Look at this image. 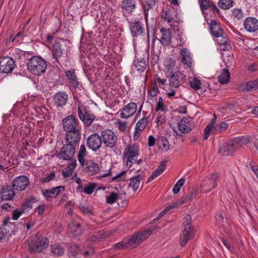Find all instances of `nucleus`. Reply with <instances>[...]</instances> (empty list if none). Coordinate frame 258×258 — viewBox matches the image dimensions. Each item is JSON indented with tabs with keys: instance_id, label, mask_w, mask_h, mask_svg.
Instances as JSON below:
<instances>
[{
	"instance_id": "nucleus-64",
	"label": "nucleus",
	"mask_w": 258,
	"mask_h": 258,
	"mask_svg": "<svg viewBox=\"0 0 258 258\" xmlns=\"http://www.w3.org/2000/svg\"><path fill=\"white\" fill-rule=\"evenodd\" d=\"M238 137L242 146L248 144L250 142V139L248 136H240Z\"/></svg>"
},
{
	"instance_id": "nucleus-30",
	"label": "nucleus",
	"mask_w": 258,
	"mask_h": 258,
	"mask_svg": "<svg viewBox=\"0 0 258 258\" xmlns=\"http://www.w3.org/2000/svg\"><path fill=\"white\" fill-rule=\"evenodd\" d=\"M210 30L212 34L217 38L220 37L223 35L222 29L220 28V25L215 20L211 22Z\"/></svg>"
},
{
	"instance_id": "nucleus-52",
	"label": "nucleus",
	"mask_w": 258,
	"mask_h": 258,
	"mask_svg": "<svg viewBox=\"0 0 258 258\" xmlns=\"http://www.w3.org/2000/svg\"><path fill=\"white\" fill-rule=\"evenodd\" d=\"M127 248H128L126 240L124 239L122 241L116 243L112 245L113 249H122Z\"/></svg>"
},
{
	"instance_id": "nucleus-19",
	"label": "nucleus",
	"mask_w": 258,
	"mask_h": 258,
	"mask_svg": "<svg viewBox=\"0 0 258 258\" xmlns=\"http://www.w3.org/2000/svg\"><path fill=\"white\" fill-rule=\"evenodd\" d=\"M243 25L245 29L249 32H254L258 30V20L255 18H247Z\"/></svg>"
},
{
	"instance_id": "nucleus-13",
	"label": "nucleus",
	"mask_w": 258,
	"mask_h": 258,
	"mask_svg": "<svg viewBox=\"0 0 258 258\" xmlns=\"http://www.w3.org/2000/svg\"><path fill=\"white\" fill-rule=\"evenodd\" d=\"M64 74L67 78V82L70 88L76 89L78 88L79 83L75 70L72 69L65 71Z\"/></svg>"
},
{
	"instance_id": "nucleus-45",
	"label": "nucleus",
	"mask_w": 258,
	"mask_h": 258,
	"mask_svg": "<svg viewBox=\"0 0 258 258\" xmlns=\"http://www.w3.org/2000/svg\"><path fill=\"white\" fill-rule=\"evenodd\" d=\"M148 122L147 117H143L140 119L137 123L135 130L139 131H143L145 128Z\"/></svg>"
},
{
	"instance_id": "nucleus-34",
	"label": "nucleus",
	"mask_w": 258,
	"mask_h": 258,
	"mask_svg": "<svg viewBox=\"0 0 258 258\" xmlns=\"http://www.w3.org/2000/svg\"><path fill=\"white\" fill-rule=\"evenodd\" d=\"M135 69L139 72H143L146 69L147 64L144 58H136L133 62Z\"/></svg>"
},
{
	"instance_id": "nucleus-14",
	"label": "nucleus",
	"mask_w": 258,
	"mask_h": 258,
	"mask_svg": "<svg viewBox=\"0 0 258 258\" xmlns=\"http://www.w3.org/2000/svg\"><path fill=\"white\" fill-rule=\"evenodd\" d=\"M29 183V179L26 176L21 175L14 179L13 187L18 191H22L26 188Z\"/></svg>"
},
{
	"instance_id": "nucleus-62",
	"label": "nucleus",
	"mask_w": 258,
	"mask_h": 258,
	"mask_svg": "<svg viewBox=\"0 0 258 258\" xmlns=\"http://www.w3.org/2000/svg\"><path fill=\"white\" fill-rule=\"evenodd\" d=\"M55 176L54 172H51L50 174L47 175L45 177L42 179V182H48L53 179Z\"/></svg>"
},
{
	"instance_id": "nucleus-29",
	"label": "nucleus",
	"mask_w": 258,
	"mask_h": 258,
	"mask_svg": "<svg viewBox=\"0 0 258 258\" xmlns=\"http://www.w3.org/2000/svg\"><path fill=\"white\" fill-rule=\"evenodd\" d=\"M189 84L190 87L193 89L195 91H197V93L199 95H202L205 90H203L201 88V82L200 80L196 78H190L189 79Z\"/></svg>"
},
{
	"instance_id": "nucleus-60",
	"label": "nucleus",
	"mask_w": 258,
	"mask_h": 258,
	"mask_svg": "<svg viewBox=\"0 0 258 258\" xmlns=\"http://www.w3.org/2000/svg\"><path fill=\"white\" fill-rule=\"evenodd\" d=\"M212 3L208 0H200V7L202 10H207L210 8V5Z\"/></svg>"
},
{
	"instance_id": "nucleus-3",
	"label": "nucleus",
	"mask_w": 258,
	"mask_h": 258,
	"mask_svg": "<svg viewBox=\"0 0 258 258\" xmlns=\"http://www.w3.org/2000/svg\"><path fill=\"white\" fill-rule=\"evenodd\" d=\"M49 240L46 237L40 238L37 236L31 237V242L29 244V249L31 253H37L42 251L47 247Z\"/></svg>"
},
{
	"instance_id": "nucleus-53",
	"label": "nucleus",
	"mask_w": 258,
	"mask_h": 258,
	"mask_svg": "<svg viewBox=\"0 0 258 258\" xmlns=\"http://www.w3.org/2000/svg\"><path fill=\"white\" fill-rule=\"evenodd\" d=\"M152 232V230L147 229L146 230L139 232L137 233L138 235L141 238L142 241L143 242V240H145L151 234Z\"/></svg>"
},
{
	"instance_id": "nucleus-54",
	"label": "nucleus",
	"mask_w": 258,
	"mask_h": 258,
	"mask_svg": "<svg viewBox=\"0 0 258 258\" xmlns=\"http://www.w3.org/2000/svg\"><path fill=\"white\" fill-rule=\"evenodd\" d=\"M246 166L249 168L255 174L256 176L258 178V165L253 161H250L247 163Z\"/></svg>"
},
{
	"instance_id": "nucleus-27",
	"label": "nucleus",
	"mask_w": 258,
	"mask_h": 258,
	"mask_svg": "<svg viewBox=\"0 0 258 258\" xmlns=\"http://www.w3.org/2000/svg\"><path fill=\"white\" fill-rule=\"evenodd\" d=\"M181 61L184 65L188 68L191 67V58L189 51L186 48H183L180 50Z\"/></svg>"
},
{
	"instance_id": "nucleus-59",
	"label": "nucleus",
	"mask_w": 258,
	"mask_h": 258,
	"mask_svg": "<svg viewBox=\"0 0 258 258\" xmlns=\"http://www.w3.org/2000/svg\"><path fill=\"white\" fill-rule=\"evenodd\" d=\"M74 170L70 168L67 167L62 171V175L64 178H67L71 176Z\"/></svg>"
},
{
	"instance_id": "nucleus-1",
	"label": "nucleus",
	"mask_w": 258,
	"mask_h": 258,
	"mask_svg": "<svg viewBox=\"0 0 258 258\" xmlns=\"http://www.w3.org/2000/svg\"><path fill=\"white\" fill-rule=\"evenodd\" d=\"M28 70L33 75L39 76L45 72L47 64L41 57L33 56L28 60Z\"/></svg>"
},
{
	"instance_id": "nucleus-47",
	"label": "nucleus",
	"mask_w": 258,
	"mask_h": 258,
	"mask_svg": "<svg viewBox=\"0 0 258 258\" xmlns=\"http://www.w3.org/2000/svg\"><path fill=\"white\" fill-rule=\"evenodd\" d=\"M146 5L144 6V15L147 17L149 10L155 5L156 0H146Z\"/></svg>"
},
{
	"instance_id": "nucleus-61",
	"label": "nucleus",
	"mask_w": 258,
	"mask_h": 258,
	"mask_svg": "<svg viewBox=\"0 0 258 258\" xmlns=\"http://www.w3.org/2000/svg\"><path fill=\"white\" fill-rule=\"evenodd\" d=\"M23 213L24 212L22 210L16 209L14 210L12 213V219L14 220H17Z\"/></svg>"
},
{
	"instance_id": "nucleus-63",
	"label": "nucleus",
	"mask_w": 258,
	"mask_h": 258,
	"mask_svg": "<svg viewBox=\"0 0 258 258\" xmlns=\"http://www.w3.org/2000/svg\"><path fill=\"white\" fill-rule=\"evenodd\" d=\"M148 92L151 97H155L157 96L158 93V88L156 83H154L152 90L148 91Z\"/></svg>"
},
{
	"instance_id": "nucleus-36",
	"label": "nucleus",
	"mask_w": 258,
	"mask_h": 258,
	"mask_svg": "<svg viewBox=\"0 0 258 258\" xmlns=\"http://www.w3.org/2000/svg\"><path fill=\"white\" fill-rule=\"evenodd\" d=\"M218 81L222 84H227L230 79V73L228 69H223L218 77Z\"/></svg>"
},
{
	"instance_id": "nucleus-35",
	"label": "nucleus",
	"mask_w": 258,
	"mask_h": 258,
	"mask_svg": "<svg viewBox=\"0 0 258 258\" xmlns=\"http://www.w3.org/2000/svg\"><path fill=\"white\" fill-rule=\"evenodd\" d=\"M69 231L73 236L78 237L82 234V231L81 229V225L79 223L74 222L69 224Z\"/></svg>"
},
{
	"instance_id": "nucleus-42",
	"label": "nucleus",
	"mask_w": 258,
	"mask_h": 258,
	"mask_svg": "<svg viewBox=\"0 0 258 258\" xmlns=\"http://www.w3.org/2000/svg\"><path fill=\"white\" fill-rule=\"evenodd\" d=\"M245 89L248 91H252L258 89V79L246 83Z\"/></svg>"
},
{
	"instance_id": "nucleus-18",
	"label": "nucleus",
	"mask_w": 258,
	"mask_h": 258,
	"mask_svg": "<svg viewBox=\"0 0 258 258\" xmlns=\"http://www.w3.org/2000/svg\"><path fill=\"white\" fill-rule=\"evenodd\" d=\"M137 6V0H122L120 5L122 11L128 14H132Z\"/></svg>"
},
{
	"instance_id": "nucleus-12",
	"label": "nucleus",
	"mask_w": 258,
	"mask_h": 258,
	"mask_svg": "<svg viewBox=\"0 0 258 258\" xmlns=\"http://www.w3.org/2000/svg\"><path fill=\"white\" fill-rule=\"evenodd\" d=\"M63 128L66 132L80 129L79 123L74 115H71L62 120Z\"/></svg>"
},
{
	"instance_id": "nucleus-9",
	"label": "nucleus",
	"mask_w": 258,
	"mask_h": 258,
	"mask_svg": "<svg viewBox=\"0 0 258 258\" xmlns=\"http://www.w3.org/2000/svg\"><path fill=\"white\" fill-rule=\"evenodd\" d=\"M81 138V130L80 129L68 131L64 134L65 143L76 146L78 145Z\"/></svg>"
},
{
	"instance_id": "nucleus-15",
	"label": "nucleus",
	"mask_w": 258,
	"mask_h": 258,
	"mask_svg": "<svg viewBox=\"0 0 258 258\" xmlns=\"http://www.w3.org/2000/svg\"><path fill=\"white\" fill-rule=\"evenodd\" d=\"M178 125L179 131L183 134L189 133L194 127L191 119L187 117H183L179 121Z\"/></svg>"
},
{
	"instance_id": "nucleus-39",
	"label": "nucleus",
	"mask_w": 258,
	"mask_h": 258,
	"mask_svg": "<svg viewBox=\"0 0 258 258\" xmlns=\"http://www.w3.org/2000/svg\"><path fill=\"white\" fill-rule=\"evenodd\" d=\"M36 201V199L30 198L25 200V202L22 204V210L23 212H27L33 207V204Z\"/></svg>"
},
{
	"instance_id": "nucleus-41",
	"label": "nucleus",
	"mask_w": 258,
	"mask_h": 258,
	"mask_svg": "<svg viewBox=\"0 0 258 258\" xmlns=\"http://www.w3.org/2000/svg\"><path fill=\"white\" fill-rule=\"evenodd\" d=\"M158 145L159 147H163V150L167 151L170 148V144L167 139L164 137H160L158 140Z\"/></svg>"
},
{
	"instance_id": "nucleus-33",
	"label": "nucleus",
	"mask_w": 258,
	"mask_h": 258,
	"mask_svg": "<svg viewBox=\"0 0 258 258\" xmlns=\"http://www.w3.org/2000/svg\"><path fill=\"white\" fill-rule=\"evenodd\" d=\"M142 180L143 178L141 175L134 176L130 178L128 186L132 187L134 191H136L139 188Z\"/></svg>"
},
{
	"instance_id": "nucleus-21",
	"label": "nucleus",
	"mask_w": 258,
	"mask_h": 258,
	"mask_svg": "<svg viewBox=\"0 0 258 258\" xmlns=\"http://www.w3.org/2000/svg\"><path fill=\"white\" fill-rule=\"evenodd\" d=\"M1 193L2 201H11L15 195L12 187L7 184L2 187Z\"/></svg>"
},
{
	"instance_id": "nucleus-57",
	"label": "nucleus",
	"mask_w": 258,
	"mask_h": 258,
	"mask_svg": "<svg viewBox=\"0 0 258 258\" xmlns=\"http://www.w3.org/2000/svg\"><path fill=\"white\" fill-rule=\"evenodd\" d=\"M104 237V235L102 234L98 235H92L88 238V241L96 243L99 242L100 240Z\"/></svg>"
},
{
	"instance_id": "nucleus-4",
	"label": "nucleus",
	"mask_w": 258,
	"mask_h": 258,
	"mask_svg": "<svg viewBox=\"0 0 258 258\" xmlns=\"http://www.w3.org/2000/svg\"><path fill=\"white\" fill-rule=\"evenodd\" d=\"M139 148L135 144L127 145L124 149L123 156V160L126 159V166L131 167L133 165V161L139 156Z\"/></svg>"
},
{
	"instance_id": "nucleus-2",
	"label": "nucleus",
	"mask_w": 258,
	"mask_h": 258,
	"mask_svg": "<svg viewBox=\"0 0 258 258\" xmlns=\"http://www.w3.org/2000/svg\"><path fill=\"white\" fill-rule=\"evenodd\" d=\"M102 144L107 148L113 150L116 149L117 144V137L114 132L110 129H105L101 133Z\"/></svg>"
},
{
	"instance_id": "nucleus-32",
	"label": "nucleus",
	"mask_w": 258,
	"mask_h": 258,
	"mask_svg": "<svg viewBox=\"0 0 258 258\" xmlns=\"http://www.w3.org/2000/svg\"><path fill=\"white\" fill-rule=\"evenodd\" d=\"M187 229H183L180 236V243L181 246H185L187 241L191 238L193 234L191 231H187Z\"/></svg>"
},
{
	"instance_id": "nucleus-6",
	"label": "nucleus",
	"mask_w": 258,
	"mask_h": 258,
	"mask_svg": "<svg viewBox=\"0 0 258 258\" xmlns=\"http://www.w3.org/2000/svg\"><path fill=\"white\" fill-rule=\"evenodd\" d=\"M76 146L66 143L63 145L59 153H55L53 157H56L59 159L70 161L76 152Z\"/></svg>"
},
{
	"instance_id": "nucleus-43",
	"label": "nucleus",
	"mask_w": 258,
	"mask_h": 258,
	"mask_svg": "<svg viewBox=\"0 0 258 258\" xmlns=\"http://www.w3.org/2000/svg\"><path fill=\"white\" fill-rule=\"evenodd\" d=\"M221 37L220 40H217L218 43L219 45L222 46L221 49L223 50H228L231 48V46L229 44V42L227 38L225 37H223L222 36Z\"/></svg>"
},
{
	"instance_id": "nucleus-37",
	"label": "nucleus",
	"mask_w": 258,
	"mask_h": 258,
	"mask_svg": "<svg viewBox=\"0 0 258 258\" xmlns=\"http://www.w3.org/2000/svg\"><path fill=\"white\" fill-rule=\"evenodd\" d=\"M166 162L163 161L157 169L152 173V175L148 178V182H149L160 175L165 170Z\"/></svg>"
},
{
	"instance_id": "nucleus-40",
	"label": "nucleus",
	"mask_w": 258,
	"mask_h": 258,
	"mask_svg": "<svg viewBox=\"0 0 258 258\" xmlns=\"http://www.w3.org/2000/svg\"><path fill=\"white\" fill-rule=\"evenodd\" d=\"M216 116H215V117L211 120V121L206 126L204 131V134L203 136V138L205 140H206L208 139L209 136L211 134V131L213 128L215 122H216Z\"/></svg>"
},
{
	"instance_id": "nucleus-48",
	"label": "nucleus",
	"mask_w": 258,
	"mask_h": 258,
	"mask_svg": "<svg viewBox=\"0 0 258 258\" xmlns=\"http://www.w3.org/2000/svg\"><path fill=\"white\" fill-rule=\"evenodd\" d=\"M232 15L234 19L239 20L243 17V13L241 9L236 8L232 11Z\"/></svg>"
},
{
	"instance_id": "nucleus-8",
	"label": "nucleus",
	"mask_w": 258,
	"mask_h": 258,
	"mask_svg": "<svg viewBox=\"0 0 258 258\" xmlns=\"http://www.w3.org/2000/svg\"><path fill=\"white\" fill-rule=\"evenodd\" d=\"M102 142L101 136L97 134H94L87 138L86 144L88 148L91 149L94 152H96L102 147Z\"/></svg>"
},
{
	"instance_id": "nucleus-55",
	"label": "nucleus",
	"mask_w": 258,
	"mask_h": 258,
	"mask_svg": "<svg viewBox=\"0 0 258 258\" xmlns=\"http://www.w3.org/2000/svg\"><path fill=\"white\" fill-rule=\"evenodd\" d=\"M229 142H230L231 145L233 146L235 151L242 146L239 137L235 138L229 141Z\"/></svg>"
},
{
	"instance_id": "nucleus-24",
	"label": "nucleus",
	"mask_w": 258,
	"mask_h": 258,
	"mask_svg": "<svg viewBox=\"0 0 258 258\" xmlns=\"http://www.w3.org/2000/svg\"><path fill=\"white\" fill-rule=\"evenodd\" d=\"M53 99L55 104L58 107H62L66 104L68 96L64 92H58L54 95Z\"/></svg>"
},
{
	"instance_id": "nucleus-22",
	"label": "nucleus",
	"mask_w": 258,
	"mask_h": 258,
	"mask_svg": "<svg viewBox=\"0 0 258 258\" xmlns=\"http://www.w3.org/2000/svg\"><path fill=\"white\" fill-rule=\"evenodd\" d=\"M130 28L132 35L138 36L142 34L144 31V27L139 21H135L130 23Z\"/></svg>"
},
{
	"instance_id": "nucleus-20",
	"label": "nucleus",
	"mask_w": 258,
	"mask_h": 258,
	"mask_svg": "<svg viewBox=\"0 0 258 258\" xmlns=\"http://www.w3.org/2000/svg\"><path fill=\"white\" fill-rule=\"evenodd\" d=\"M64 190L63 186H58L50 189H45L42 191L43 196L47 200L49 198H55L61 192Z\"/></svg>"
},
{
	"instance_id": "nucleus-10",
	"label": "nucleus",
	"mask_w": 258,
	"mask_h": 258,
	"mask_svg": "<svg viewBox=\"0 0 258 258\" xmlns=\"http://www.w3.org/2000/svg\"><path fill=\"white\" fill-rule=\"evenodd\" d=\"M16 66L13 58L9 56L0 58V72L3 73H11Z\"/></svg>"
},
{
	"instance_id": "nucleus-5",
	"label": "nucleus",
	"mask_w": 258,
	"mask_h": 258,
	"mask_svg": "<svg viewBox=\"0 0 258 258\" xmlns=\"http://www.w3.org/2000/svg\"><path fill=\"white\" fill-rule=\"evenodd\" d=\"M219 177L218 173L209 174L201 184L199 189L203 193H208L217 186V180Z\"/></svg>"
},
{
	"instance_id": "nucleus-51",
	"label": "nucleus",
	"mask_w": 258,
	"mask_h": 258,
	"mask_svg": "<svg viewBox=\"0 0 258 258\" xmlns=\"http://www.w3.org/2000/svg\"><path fill=\"white\" fill-rule=\"evenodd\" d=\"M191 218L190 215H187L184 218L183 226L184 229H187V231H191Z\"/></svg>"
},
{
	"instance_id": "nucleus-58",
	"label": "nucleus",
	"mask_w": 258,
	"mask_h": 258,
	"mask_svg": "<svg viewBox=\"0 0 258 258\" xmlns=\"http://www.w3.org/2000/svg\"><path fill=\"white\" fill-rule=\"evenodd\" d=\"M79 208L80 211L84 214H92V209L89 206L81 205Z\"/></svg>"
},
{
	"instance_id": "nucleus-31",
	"label": "nucleus",
	"mask_w": 258,
	"mask_h": 258,
	"mask_svg": "<svg viewBox=\"0 0 258 258\" xmlns=\"http://www.w3.org/2000/svg\"><path fill=\"white\" fill-rule=\"evenodd\" d=\"M12 231L9 229L8 225L5 224L0 227V242H5L9 240L11 236Z\"/></svg>"
},
{
	"instance_id": "nucleus-7",
	"label": "nucleus",
	"mask_w": 258,
	"mask_h": 258,
	"mask_svg": "<svg viewBox=\"0 0 258 258\" xmlns=\"http://www.w3.org/2000/svg\"><path fill=\"white\" fill-rule=\"evenodd\" d=\"M78 115L80 120L86 126H90L94 120L95 116L90 110L89 107L85 106L82 110L80 106L78 108Z\"/></svg>"
},
{
	"instance_id": "nucleus-49",
	"label": "nucleus",
	"mask_w": 258,
	"mask_h": 258,
	"mask_svg": "<svg viewBox=\"0 0 258 258\" xmlns=\"http://www.w3.org/2000/svg\"><path fill=\"white\" fill-rule=\"evenodd\" d=\"M161 18L164 20H166L168 23L171 22L173 19L171 11L170 10L163 11L161 15Z\"/></svg>"
},
{
	"instance_id": "nucleus-46",
	"label": "nucleus",
	"mask_w": 258,
	"mask_h": 258,
	"mask_svg": "<svg viewBox=\"0 0 258 258\" xmlns=\"http://www.w3.org/2000/svg\"><path fill=\"white\" fill-rule=\"evenodd\" d=\"M96 187V183L94 182H90L84 186L83 191L86 194L91 195L94 192Z\"/></svg>"
},
{
	"instance_id": "nucleus-23",
	"label": "nucleus",
	"mask_w": 258,
	"mask_h": 258,
	"mask_svg": "<svg viewBox=\"0 0 258 258\" xmlns=\"http://www.w3.org/2000/svg\"><path fill=\"white\" fill-rule=\"evenodd\" d=\"M84 172L88 175H92L98 173L99 170L98 164L92 160L87 161L85 163Z\"/></svg>"
},
{
	"instance_id": "nucleus-17",
	"label": "nucleus",
	"mask_w": 258,
	"mask_h": 258,
	"mask_svg": "<svg viewBox=\"0 0 258 258\" xmlns=\"http://www.w3.org/2000/svg\"><path fill=\"white\" fill-rule=\"evenodd\" d=\"M137 105L136 103L130 102L125 105L120 112V117L123 119H126L133 115L136 112Z\"/></svg>"
},
{
	"instance_id": "nucleus-11",
	"label": "nucleus",
	"mask_w": 258,
	"mask_h": 258,
	"mask_svg": "<svg viewBox=\"0 0 258 258\" xmlns=\"http://www.w3.org/2000/svg\"><path fill=\"white\" fill-rule=\"evenodd\" d=\"M186 80L185 75L181 72H176L169 78V85L171 88H177Z\"/></svg>"
},
{
	"instance_id": "nucleus-56",
	"label": "nucleus",
	"mask_w": 258,
	"mask_h": 258,
	"mask_svg": "<svg viewBox=\"0 0 258 258\" xmlns=\"http://www.w3.org/2000/svg\"><path fill=\"white\" fill-rule=\"evenodd\" d=\"M118 195L114 192H112L109 196L106 197V203L112 204L117 200Z\"/></svg>"
},
{
	"instance_id": "nucleus-25",
	"label": "nucleus",
	"mask_w": 258,
	"mask_h": 258,
	"mask_svg": "<svg viewBox=\"0 0 258 258\" xmlns=\"http://www.w3.org/2000/svg\"><path fill=\"white\" fill-rule=\"evenodd\" d=\"M161 33L160 38L158 40L161 42V43L165 46H167L171 42V32L169 29L161 28L160 30Z\"/></svg>"
},
{
	"instance_id": "nucleus-28",
	"label": "nucleus",
	"mask_w": 258,
	"mask_h": 258,
	"mask_svg": "<svg viewBox=\"0 0 258 258\" xmlns=\"http://www.w3.org/2000/svg\"><path fill=\"white\" fill-rule=\"evenodd\" d=\"M234 152L235 150L229 141L222 145L219 149V153L225 156L232 155Z\"/></svg>"
},
{
	"instance_id": "nucleus-38",
	"label": "nucleus",
	"mask_w": 258,
	"mask_h": 258,
	"mask_svg": "<svg viewBox=\"0 0 258 258\" xmlns=\"http://www.w3.org/2000/svg\"><path fill=\"white\" fill-rule=\"evenodd\" d=\"M50 251L55 256H60L64 252L63 247L59 244H53L50 245Z\"/></svg>"
},
{
	"instance_id": "nucleus-50",
	"label": "nucleus",
	"mask_w": 258,
	"mask_h": 258,
	"mask_svg": "<svg viewBox=\"0 0 258 258\" xmlns=\"http://www.w3.org/2000/svg\"><path fill=\"white\" fill-rule=\"evenodd\" d=\"M184 182L185 179L183 178H181L177 181V182L174 185L172 190L174 194H177L179 192L180 188L184 184Z\"/></svg>"
},
{
	"instance_id": "nucleus-26",
	"label": "nucleus",
	"mask_w": 258,
	"mask_h": 258,
	"mask_svg": "<svg viewBox=\"0 0 258 258\" xmlns=\"http://www.w3.org/2000/svg\"><path fill=\"white\" fill-rule=\"evenodd\" d=\"M128 248L132 249L138 246L142 242L141 238L136 233L130 238H125Z\"/></svg>"
},
{
	"instance_id": "nucleus-44",
	"label": "nucleus",
	"mask_w": 258,
	"mask_h": 258,
	"mask_svg": "<svg viewBox=\"0 0 258 258\" xmlns=\"http://www.w3.org/2000/svg\"><path fill=\"white\" fill-rule=\"evenodd\" d=\"M233 4V0H219V6L223 10L229 9L232 7Z\"/></svg>"
},
{
	"instance_id": "nucleus-16",
	"label": "nucleus",
	"mask_w": 258,
	"mask_h": 258,
	"mask_svg": "<svg viewBox=\"0 0 258 258\" xmlns=\"http://www.w3.org/2000/svg\"><path fill=\"white\" fill-rule=\"evenodd\" d=\"M51 50L53 58L57 62L60 63V60L63 57L62 45L60 42H56L52 45Z\"/></svg>"
}]
</instances>
